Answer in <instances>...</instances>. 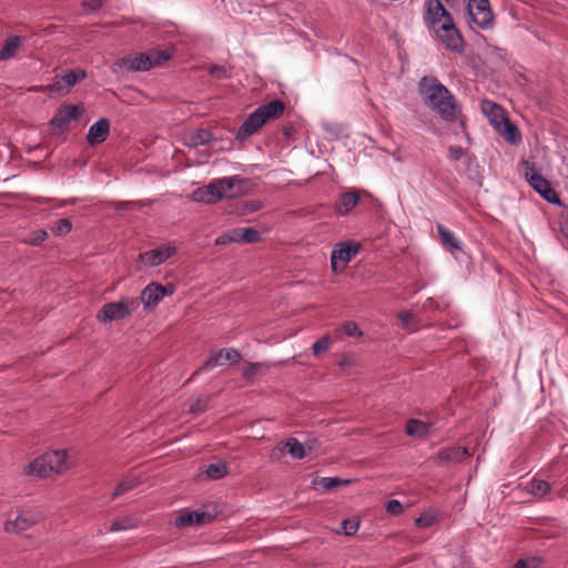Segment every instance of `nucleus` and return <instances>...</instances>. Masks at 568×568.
Masks as SVG:
<instances>
[{"mask_svg":"<svg viewBox=\"0 0 568 568\" xmlns=\"http://www.w3.org/2000/svg\"><path fill=\"white\" fill-rule=\"evenodd\" d=\"M110 132V123L106 119H100L93 123L87 135L88 143L90 145H98L104 142Z\"/></svg>","mask_w":568,"mask_h":568,"instance_id":"obj_18","label":"nucleus"},{"mask_svg":"<svg viewBox=\"0 0 568 568\" xmlns=\"http://www.w3.org/2000/svg\"><path fill=\"white\" fill-rule=\"evenodd\" d=\"M80 113V109L77 105H64L58 111L55 116L52 119V125L60 131H64L65 129H68L71 121L77 120L79 118Z\"/></svg>","mask_w":568,"mask_h":568,"instance_id":"obj_16","label":"nucleus"},{"mask_svg":"<svg viewBox=\"0 0 568 568\" xmlns=\"http://www.w3.org/2000/svg\"><path fill=\"white\" fill-rule=\"evenodd\" d=\"M358 529V521L354 519H344L342 521V530L345 535L352 536Z\"/></svg>","mask_w":568,"mask_h":568,"instance_id":"obj_45","label":"nucleus"},{"mask_svg":"<svg viewBox=\"0 0 568 568\" xmlns=\"http://www.w3.org/2000/svg\"><path fill=\"white\" fill-rule=\"evenodd\" d=\"M418 91L425 104L443 121L454 122L459 118L462 111L455 97L436 78H422Z\"/></svg>","mask_w":568,"mask_h":568,"instance_id":"obj_1","label":"nucleus"},{"mask_svg":"<svg viewBox=\"0 0 568 568\" xmlns=\"http://www.w3.org/2000/svg\"><path fill=\"white\" fill-rule=\"evenodd\" d=\"M440 244L450 253L462 251V242L442 224L437 225Z\"/></svg>","mask_w":568,"mask_h":568,"instance_id":"obj_20","label":"nucleus"},{"mask_svg":"<svg viewBox=\"0 0 568 568\" xmlns=\"http://www.w3.org/2000/svg\"><path fill=\"white\" fill-rule=\"evenodd\" d=\"M284 448L287 453L295 459H302L305 456V449L302 443H300L296 438H288L284 443Z\"/></svg>","mask_w":568,"mask_h":568,"instance_id":"obj_26","label":"nucleus"},{"mask_svg":"<svg viewBox=\"0 0 568 568\" xmlns=\"http://www.w3.org/2000/svg\"><path fill=\"white\" fill-rule=\"evenodd\" d=\"M430 426L419 419H409L406 424V434L412 437H425L429 434Z\"/></svg>","mask_w":568,"mask_h":568,"instance_id":"obj_24","label":"nucleus"},{"mask_svg":"<svg viewBox=\"0 0 568 568\" xmlns=\"http://www.w3.org/2000/svg\"><path fill=\"white\" fill-rule=\"evenodd\" d=\"M464 155V151L460 146L458 145H452L449 146L448 149V158L449 160L452 161H458L463 158Z\"/></svg>","mask_w":568,"mask_h":568,"instance_id":"obj_49","label":"nucleus"},{"mask_svg":"<svg viewBox=\"0 0 568 568\" xmlns=\"http://www.w3.org/2000/svg\"><path fill=\"white\" fill-rule=\"evenodd\" d=\"M541 560L537 557L520 559L515 565V568H539Z\"/></svg>","mask_w":568,"mask_h":568,"instance_id":"obj_44","label":"nucleus"},{"mask_svg":"<svg viewBox=\"0 0 568 568\" xmlns=\"http://www.w3.org/2000/svg\"><path fill=\"white\" fill-rule=\"evenodd\" d=\"M102 0H83V7L87 11H95L101 8Z\"/></svg>","mask_w":568,"mask_h":568,"instance_id":"obj_50","label":"nucleus"},{"mask_svg":"<svg viewBox=\"0 0 568 568\" xmlns=\"http://www.w3.org/2000/svg\"><path fill=\"white\" fill-rule=\"evenodd\" d=\"M136 485H138L136 479L131 478V477L124 478L123 480H121L118 484L114 493L112 494V499H115L116 497H119V496L125 494L126 491L133 489Z\"/></svg>","mask_w":568,"mask_h":568,"instance_id":"obj_33","label":"nucleus"},{"mask_svg":"<svg viewBox=\"0 0 568 568\" xmlns=\"http://www.w3.org/2000/svg\"><path fill=\"white\" fill-rule=\"evenodd\" d=\"M212 139L211 133L205 129H199L187 133L184 138V144L190 148H196L207 144Z\"/></svg>","mask_w":568,"mask_h":568,"instance_id":"obj_21","label":"nucleus"},{"mask_svg":"<svg viewBox=\"0 0 568 568\" xmlns=\"http://www.w3.org/2000/svg\"><path fill=\"white\" fill-rule=\"evenodd\" d=\"M226 473L227 467L225 463L210 464L205 469V474L210 479H220L224 477Z\"/></svg>","mask_w":568,"mask_h":568,"instance_id":"obj_31","label":"nucleus"},{"mask_svg":"<svg viewBox=\"0 0 568 568\" xmlns=\"http://www.w3.org/2000/svg\"><path fill=\"white\" fill-rule=\"evenodd\" d=\"M525 178L529 185L537 191L546 201L558 203L559 197L555 190L551 189L549 182L536 170L535 165L529 161L523 162Z\"/></svg>","mask_w":568,"mask_h":568,"instance_id":"obj_5","label":"nucleus"},{"mask_svg":"<svg viewBox=\"0 0 568 568\" xmlns=\"http://www.w3.org/2000/svg\"><path fill=\"white\" fill-rule=\"evenodd\" d=\"M359 245L352 242H342L335 245L331 255V265L334 273H341L347 263L357 254Z\"/></svg>","mask_w":568,"mask_h":568,"instance_id":"obj_8","label":"nucleus"},{"mask_svg":"<svg viewBox=\"0 0 568 568\" xmlns=\"http://www.w3.org/2000/svg\"><path fill=\"white\" fill-rule=\"evenodd\" d=\"M240 357V353L234 348L221 349L212 354L194 374H199L203 371H211L214 367L223 366L226 363H236Z\"/></svg>","mask_w":568,"mask_h":568,"instance_id":"obj_13","label":"nucleus"},{"mask_svg":"<svg viewBox=\"0 0 568 568\" xmlns=\"http://www.w3.org/2000/svg\"><path fill=\"white\" fill-rule=\"evenodd\" d=\"M175 525L178 527H189L193 525V514L192 511L180 515L175 519Z\"/></svg>","mask_w":568,"mask_h":568,"instance_id":"obj_47","label":"nucleus"},{"mask_svg":"<svg viewBox=\"0 0 568 568\" xmlns=\"http://www.w3.org/2000/svg\"><path fill=\"white\" fill-rule=\"evenodd\" d=\"M504 124L500 131L503 136L510 143L515 144L520 141V135L517 128L510 123L507 119L501 122Z\"/></svg>","mask_w":568,"mask_h":568,"instance_id":"obj_29","label":"nucleus"},{"mask_svg":"<svg viewBox=\"0 0 568 568\" xmlns=\"http://www.w3.org/2000/svg\"><path fill=\"white\" fill-rule=\"evenodd\" d=\"M484 112L487 113L491 118L490 120L495 125H498L504 120H506V118L504 116L503 109L495 103H491V102L486 103L484 105Z\"/></svg>","mask_w":568,"mask_h":568,"instance_id":"obj_28","label":"nucleus"},{"mask_svg":"<svg viewBox=\"0 0 568 568\" xmlns=\"http://www.w3.org/2000/svg\"><path fill=\"white\" fill-rule=\"evenodd\" d=\"M176 252L175 246L162 245L140 255L141 261L149 266H158L164 263Z\"/></svg>","mask_w":568,"mask_h":568,"instance_id":"obj_14","label":"nucleus"},{"mask_svg":"<svg viewBox=\"0 0 568 568\" xmlns=\"http://www.w3.org/2000/svg\"><path fill=\"white\" fill-rule=\"evenodd\" d=\"M527 490L534 497L544 498L550 491V485L546 480L535 477L528 483Z\"/></svg>","mask_w":568,"mask_h":568,"instance_id":"obj_25","label":"nucleus"},{"mask_svg":"<svg viewBox=\"0 0 568 568\" xmlns=\"http://www.w3.org/2000/svg\"><path fill=\"white\" fill-rule=\"evenodd\" d=\"M359 193L357 191H348L339 196L335 204L337 214L347 215L359 202Z\"/></svg>","mask_w":568,"mask_h":568,"instance_id":"obj_19","label":"nucleus"},{"mask_svg":"<svg viewBox=\"0 0 568 568\" xmlns=\"http://www.w3.org/2000/svg\"><path fill=\"white\" fill-rule=\"evenodd\" d=\"M394 158H395L397 161H402V159L399 158V155H395V154H394Z\"/></svg>","mask_w":568,"mask_h":568,"instance_id":"obj_55","label":"nucleus"},{"mask_svg":"<svg viewBox=\"0 0 568 568\" xmlns=\"http://www.w3.org/2000/svg\"><path fill=\"white\" fill-rule=\"evenodd\" d=\"M174 293L173 286H163L159 283H150L141 293V301L146 308L155 307L164 296Z\"/></svg>","mask_w":568,"mask_h":568,"instance_id":"obj_12","label":"nucleus"},{"mask_svg":"<svg viewBox=\"0 0 568 568\" xmlns=\"http://www.w3.org/2000/svg\"><path fill=\"white\" fill-rule=\"evenodd\" d=\"M415 523H416V526H418L420 528L430 527L435 523V516L429 515V514H424V515H420L416 519Z\"/></svg>","mask_w":568,"mask_h":568,"instance_id":"obj_48","label":"nucleus"},{"mask_svg":"<svg viewBox=\"0 0 568 568\" xmlns=\"http://www.w3.org/2000/svg\"><path fill=\"white\" fill-rule=\"evenodd\" d=\"M209 404V397H199L191 400L190 412L194 414H200L204 412Z\"/></svg>","mask_w":568,"mask_h":568,"instance_id":"obj_41","label":"nucleus"},{"mask_svg":"<svg viewBox=\"0 0 568 568\" xmlns=\"http://www.w3.org/2000/svg\"><path fill=\"white\" fill-rule=\"evenodd\" d=\"M48 469L52 473H63L70 467L67 452L63 449L51 450L43 454Z\"/></svg>","mask_w":568,"mask_h":568,"instance_id":"obj_17","label":"nucleus"},{"mask_svg":"<svg viewBox=\"0 0 568 568\" xmlns=\"http://www.w3.org/2000/svg\"><path fill=\"white\" fill-rule=\"evenodd\" d=\"M260 234L252 227H236L221 234L216 240V245H226L230 243H256Z\"/></svg>","mask_w":568,"mask_h":568,"instance_id":"obj_10","label":"nucleus"},{"mask_svg":"<svg viewBox=\"0 0 568 568\" xmlns=\"http://www.w3.org/2000/svg\"><path fill=\"white\" fill-rule=\"evenodd\" d=\"M424 308H438V305L434 302L433 298H428L424 304Z\"/></svg>","mask_w":568,"mask_h":568,"instance_id":"obj_53","label":"nucleus"},{"mask_svg":"<svg viewBox=\"0 0 568 568\" xmlns=\"http://www.w3.org/2000/svg\"><path fill=\"white\" fill-rule=\"evenodd\" d=\"M425 22L443 44L452 51L463 48V38L454 24L449 12L439 0H426Z\"/></svg>","mask_w":568,"mask_h":568,"instance_id":"obj_2","label":"nucleus"},{"mask_svg":"<svg viewBox=\"0 0 568 568\" xmlns=\"http://www.w3.org/2000/svg\"><path fill=\"white\" fill-rule=\"evenodd\" d=\"M26 474L38 477H48L50 476V470L48 469L47 462L44 456H40L33 459L27 467Z\"/></svg>","mask_w":568,"mask_h":568,"instance_id":"obj_23","label":"nucleus"},{"mask_svg":"<svg viewBox=\"0 0 568 568\" xmlns=\"http://www.w3.org/2000/svg\"><path fill=\"white\" fill-rule=\"evenodd\" d=\"M152 69V63L146 53L126 55L119 59L112 67L113 72L119 71H148Z\"/></svg>","mask_w":568,"mask_h":568,"instance_id":"obj_11","label":"nucleus"},{"mask_svg":"<svg viewBox=\"0 0 568 568\" xmlns=\"http://www.w3.org/2000/svg\"><path fill=\"white\" fill-rule=\"evenodd\" d=\"M342 329L344 334L352 337H359L362 336V331L359 329L358 325L355 322L347 321L343 324Z\"/></svg>","mask_w":568,"mask_h":568,"instance_id":"obj_42","label":"nucleus"},{"mask_svg":"<svg viewBox=\"0 0 568 568\" xmlns=\"http://www.w3.org/2000/svg\"><path fill=\"white\" fill-rule=\"evenodd\" d=\"M63 84H65V82L62 75H57L52 83L42 88V91L48 93H55L58 95H64L69 92Z\"/></svg>","mask_w":568,"mask_h":568,"instance_id":"obj_30","label":"nucleus"},{"mask_svg":"<svg viewBox=\"0 0 568 568\" xmlns=\"http://www.w3.org/2000/svg\"><path fill=\"white\" fill-rule=\"evenodd\" d=\"M260 207H261V205L258 202L247 200V201H242V202L237 203L236 212L240 215H245L247 213H252V212L260 210Z\"/></svg>","mask_w":568,"mask_h":568,"instance_id":"obj_36","label":"nucleus"},{"mask_svg":"<svg viewBox=\"0 0 568 568\" xmlns=\"http://www.w3.org/2000/svg\"><path fill=\"white\" fill-rule=\"evenodd\" d=\"M130 205H131V204H130L129 202H118V203L115 204V209H116L118 211H122V210L126 209V207H128V206H130Z\"/></svg>","mask_w":568,"mask_h":568,"instance_id":"obj_54","label":"nucleus"},{"mask_svg":"<svg viewBox=\"0 0 568 568\" xmlns=\"http://www.w3.org/2000/svg\"><path fill=\"white\" fill-rule=\"evenodd\" d=\"M193 525H204L213 520V516L205 511H192Z\"/></svg>","mask_w":568,"mask_h":568,"instance_id":"obj_43","label":"nucleus"},{"mask_svg":"<svg viewBox=\"0 0 568 568\" xmlns=\"http://www.w3.org/2000/svg\"><path fill=\"white\" fill-rule=\"evenodd\" d=\"M72 229V223L68 219H61L57 221L53 226L51 227V231L54 235L61 236L67 233H69Z\"/></svg>","mask_w":568,"mask_h":568,"instance_id":"obj_35","label":"nucleus"},{"mask_svg":"<svg viewBox=\"0 0 568 568\" xmlns=\"http://www.w3.org/2000/svg\"><path fill=\"white\" fill-rule=\"evenodd\" d=\"M470 454L466 447L455 446L440 449L434 457L435 462L440 466H448L459 463Z\"/></svg>","mask_w":568,"mask_h":568,"instance_id":"obj_15","label":"nucleus"},{"mask_svg":"<svg viewBox=\"0 0 568 568\" xmlns=\"http://www.w3.org/2000/svg\"><path fill=\"white\" fill-rule=\"evenodd\" d=\"M134 305L135 302L133 300L108 303L97 314V318L103 324L122 320L132 313Z\"/></svg>","mask_w":568,"mask_h":568,"instance_id":"obj_7","label":"nucleus"},{"mask_svg":"<svg viewBox=\"0 0 568 568\" xmlns=\"http://www.w3.org/2000/svg\"><path fill=\"white\" fill-rule=\"evenodd\" d=\"M398 320L402 323V326L405 329L408 331H416L417 329V320L415 315L410 312H400L398 314Z\"/></svg>","mask_w":568,"mask_h":568,"instance_id":"obj_34","label":"nucleus"},{"mask_svg":"<svg viewBox=\"0 0 568 568\" xmlns=\"http://www.w3.org/2000/svg\"><path fill=\"white\" fill-rule=\"evenodd\" d=\"M209 73L215 78V79H229L231 78V71L230 69H227L226 67L224 65H217V64H214V65H211L209 68Z\"/></svg>","mask_w":568,"mask_h":568,"instance_id":"obj_39","label":"nucleus"},{"mask_svg":"<svg viewBox=\"0 0 568 568\" xmlns=\"http://www.w3.org/2000/svg\"><path fill=\"white\" fill-rule=\"evenodd\" d=\"M42 519V514L39 510L21 509L17 511L14 518L6 521L4 528L8 532H21Z\"/></svg>","mask_w":568,"mask_h":568,"instance_id":"obj_9","label":"nucleus"},{"mask_svg":"<svg viewBox=\"0 0 568 568\" xmlns=\"http://www.w3.org/2000/svg\"><path fill=\"white\" fill-rule=\"evenodd\" d=\"M146 55L152 63V68L161 65L171 58V54L164 50H151L146 52Z\"/></svg>","mask_w":568,"mask_h":568,"instance_id":"obj_32","label":"nucleus"},{"mask_svg":"<svg viewBox=\"0 0 568 568\" xmlns=\"http://www.w3.org/2000/svg\"><path fill=\"white\" fill-rule=\"evenodd\" d=\"M386 510L388 514L393 515V516H398L403 513V506L402 504L396 500V499H390L387 504H386Z\"/></svg>","mask_w":568,"mask_h":568,"instance_id":"obj_46","label":"nucleus"},{"mask_svg":"<svg viewBox=\"0 0 568 568\" xmlns=\"http://www.w3.org/2000/svg\"><path fill=\"white\" fill-rule=\"evenodd\" d=\"M48 237V233L44 230H38L32 232L24 242L30 245H40Z\"/></svg>","mask_w":568,"mask_h":568,"instance_id":"obj_40","label":"nucleus"},{"mask_svg":"<svg viewBox=\"0 0 568 568\" xmlns=\"http://www.w3.org/2000/svg\"><path fill=\"white\" fill-rule=\"evenodd\" d=\"M22 44V38L19 36H12L7 39L4 45L0 49V60H10L12 59L19 48Z\"/></svg>","mask_w":568,"mask_h":568,"instance_id":"obj_22","label":"nucleus"},{"mask_svg":"<svg viewBox=\"0 0 568 568\" xmlns=\"http://www.w3.org/2000/svg\"><path fill=\"white\" fill-rule=\"evenodd\" d=\"M245 180L239 175L216 179L204 187L197 189L194 200L205 203H215L222 199L235 197L243 193Z\"/></svg>","mask_w":568,"mask_h":568,"instance_id":"obj_3","label":"nucleus"},{"mask_svg":"<svg viewBox=\"0 0 568 568\" xmlns=\"http://www.w3.org/2000/svg\"><path fill=\"white\" fill-rule=\"evenodd\" d=\"M348 480H342L337 477H322L318 479V484L325 489L331 490L339 485H347Z\"/></svg>","mask_w":568,"mask_h":568,"instance_id":"obj_38","label":"nucleus"},{"mask_svg":"<svg viewBox=\"0 0 568 568\" xmlns=\"http://www.w3.org/2000/svg\"><path fill=\"white\" fill-rule=\"evenodd\" d=\"M257 369H258L257 364L246 365L243 371V377L246 379H251L256 374Z\"/></svg>","mask_w":568,"mask_h":568,"instance_id":"obj_51","label":"nucleus"},{"mask_svg":"<svg viewBox=\"0 0 568 568\" xmlns=\"http://www.w3.org/2000/svg\"><path fill=\"white\" fill-rule=\"evenodd\" d=\"M329 347H331V338L328 335H324L322 338H320L318 341H316L313 344V346H312L313 354L315 356H318L322 353L327 352L329 349Z\"/></svg>","mask_w":568,"mask_h":568,"instance_id":"obj_37","label":"nucleus"},{"mask_svg":"<svg viewBox=\"0 0 568 568\" xmlns=\"http://www.w3.org/2000/svg\"><path fill=\"white\" fill-rule=\"evenodd\" d=\"M469 21L480 29H488L494 23V16L488 0H468Z\"/></svg>","mask_w":568,"mask_h":568,"instance_id":"obj_6","label":"nucleus"},{"mask_svg":"<svg viewBox=\"0 0 568 568\" xmlns=\"http://www.w3.org/2000/svg\"><path fill=\"white\" fill-rule=\"evenodd\" d=\"M128 526H125L123 523L121 521H114L111 527H110V530L111 531H120V530H124L126 529Z\"/></svg>","mask_w":568,"mask_h":568,"instance_id":"obj_52","label":"nucleus"},{"mask_svg":"<svg viewBox=\"0 0 568 568\" xmlns=\"http://www.w3.org/2000/svg\"><path fill=\"white\" fill-rule=\"evenodd\" d=\"M285 110V105L280 100H273L266 104L258 106L242 123L236 132V139L244 141L255 134L266 122L278 119Z\"/></svg>","mask_w":568,"mask_h":568,"instance_id":"obj_4","label":"nucleus"},{"mask_svg":"<svg viewBox=\"0 0 568 568\" xmlns=\"http://www.w3.org/2000/svg\"><path fill=\"white\" fill-rule=\"evenodd\" d=\"M61 75L65 82L63 85L69 92L72 87L87 77V73L83 70H68Z\"/></svg>","mask_w":568,"mask_h":568,"instance_id":"obj_27","label":"nucleus"}]
</instances>
